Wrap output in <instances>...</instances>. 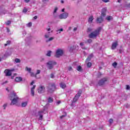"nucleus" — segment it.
<instances>
[{"label": "nucleus", "mask_w": 130, "mask_h": 130, "mask_svg": "<svg viewBox=\"0 0 130 130\" xmlns=\"http://www.w3.org/2000/svg\"><path fill=\"white\" fill-rule=\"evenodd\" d=\"M10 100H11V105H15V104H17L19 98L15 92H12L10 94Z\"/></svg>", "instance_id": "nucleus-1"}, {"label": "nucleus", "mask_w": 130, "mask_h": 130, "mask_svg": "<svg viewBox=\"0 0 130 130\" xmlns=\"http://www.w3.org/2000/svg\"><path fill=\"white\" fill-rule=\"evenodd\" d=\"M101 27H99L94 30L92 31L90 34L89 35V38H96L99 34H100V32L101 31Z\"/></svg>", "instance_id": "nucleus-2"}, {"label": "nucleus", "mask_w": 130, "mask_h": 130, "mask_svg": "<svg viewBox=\"0 0 130 130\" xmlns=\"http://www.w3.org/2000/svg\"><path fill=\"white\" fill-rule=\"evenodd\" d=\"M105 16H106V8H104L102 11L101 16L96 19L97 22L99 23H102L103 21V18Z\"/></svg>", "instance_id": "nucleus-3"}, {"label": "nucleus", "mask_w": 130, "mask_h": 130, "mask_svg": "<svg viewBox=\"0 0 130 130\" xmlns=\"http://www.w3.org/2000/svg\"><path fill=\"white\" fill-rule=\"evenodd\" d=\"M63 54V50L62 49L58 48L56 50L55 56L56 57H60Z\"/></svg>", "instance_id": "nucleus-4"}, {"label": "nucleus", "mask_w": 130, "mask_h": 130, "mask_svg": "<svg viewBox=\"0 0 130 130\" xmlns=\"http://www.w3.org/2000/svg\"><path fill=\"white\" fill-rule=\"evenodd\" d=\"M56 64V62L54 61H49L47 63V66L49 69V70H51V69H53V67Z\"/></svg>", "instance_id": "nucleus-5"}, {"label": "nucleus", "mask_w": 130, "mask_h": 130, "mask_svg": "<svg viewBox=\"0 0 130 130\" xmlns=\"http://www.w3.org/2000/svg\"><path fill=\"white\" fill-rule=\"evenodd\" d=\"M56 89L55 87V84L54 83H52L49 85V87H48V92L49 93H52V92H54V90Z\"/></svg>", "instance_id": "nucleus-6"}, {"label": "nucleus", "mask_w": 130, "mask_h": 130, "mask_svg": "<svg viewBox=\"0 0 130 130\" xmlns=\"http://www.w3.org/2000/svg\"><path fill=\"white\" fill-rule=\"evenodd\" d=\"M68 17H69V13L68 12L63 13L58 16L59 19H60L61 20L67 19V18H68Z\"/></svg>", "instance_id": "nucleus-7"}, {"label": "nucleus", "mask_w": 130, "mask_h": 130, "mask_svg": "<svg viewBox=\"0 0 130 130\" xmlns=\"http://www.w3.org/2000/svg\"><path fill=\"white\" fill-rule=\"evenodd\" d=\"M92 57H93V54H91L88 56V58L86 60V62L87 63V66L88 68H91V66H92V63H91V62H89V61L91 60V58H92Z\"/></svg>", "instance_id": "nucleus-8"}, {"label": "nucleus", "mask_w": 130, "mask_h": 130, "mask_svg": "<svg viewBox=\"0 0 130 130\" xmlns=\"http://www.w3.org/2000/svg\"><path fill=\"white\" fill-rule=\"evenodd\" d=\"M81 94H82V91H79L77 94L75 95V98L73 99V101L72 102V104H74L75 102H77L79 97L81 96Z\"/></svg>", "instance_id": "nucleus-9"}, {"label": "nucleus", "mask_w": 130, "mask_h": 130, "mask_svg": "<svg viewBox=\"0 0 130 130\" xmlns=\"http://www.w3.org/2000/svg\"><path fill=\"white\" fill-rule=\"evenodd\" d=\"M46 30L48 32L45 34L44 37L47 39L50 37V33H52V30L50 28H46Z\"/></svg>", "instance_id": "nucleus-10"}, {"label": "nucleus", "mask_w": 130, "mask_h": 130, "mask_svg": "<svg viewBox=\"0 0 130 130\" xmlns=\"http://www.w3.org/2000/svg\"><path fill=\"white\" fill-rule=\"evenodd\" d=\"M38 92L40 94L44 93V92H45V87H44V86L40 85L38 89Z\"/></svg>", "instance_id": "nucleus-11"}, {"label": "nucleus", "mask_w": 130, "mask_h": 130, "mask_svg": "<svg viewBox=\"0 0 130 130\" xmlns=\"http://www.w3.org/2000/svg\"><path fill=\"white\" fill-rule=\"evenodd\" d=\"M106 82H107V78H103L99 82V85L100 86H102L103 85H104Z\"/></svg>", "instance_id": "nucleus-12"}, {"label": "nucleus", "mask_w": 130, "mask_h": 130, "mask_svg": "<svg viewBox=\"0 0 130 130\" xmlns=\"http://www.w3.org/2000/svg\"><path fill=\"white\" fill-rule=\"evenodd\" d=\"M25 71L28 72V73L30 74V77L34 76V72H31L32 69L30 68H28V67H25Z\"/></svg>", "instance_id": "nucleus-13"}, {"label": "nucleus", "mask_w": 130, "mask_h": 130, "mask_svg": "<svg viewBox=\"0 0 130 130\" xmlns=\"http://www.w3.org/2000/svg\"><path fill=\"white\" fill-rule=\"evenodd\" d=\"M4 73L7 77H10L12 75V70L7 69L5 70Z\"/></svg>", "instance_id": "nucleus-14"}, {"label": "nucleus", "mask_w": 130, "mask_h": 130, "mask_svg": "<svg viewBox=\"0 0 130 130\" xmlns=\"http://www.w3.org/2000/svg\"><path fill=\"white\" fill-rule=\"evenodd\" d=\"M36 87V86L34 85L30 89V94L32 96H34V95H35V92H34V90L35 89Z\"/></svg>", "instance_id": "nucleus-15"}, {"label": "nucleus", "mask_w": 130, "mask_h": 130, "mask_svg": "<svg viewBox=\"0 0 130 130\" xmlns=\"http://www.w3.org/2000/svg\"><path fill=\"white\" fill-rule=\"evenodd\" d=\"M40 73H41V71H40V70H37V72L35 74L34 73V75L32 76L31 77H34L35 78H36L37 79H38V78H37V75H39Z\"/></svg>", "instance_id": "nucleus-16"}, {"label": "nucleus", "mask_w": 130, "mask_h": 130, "mask_svg": "<svg viewBox=\"0 0 130 130\" xmlns=\"http://www.w3.org/2000/svg\"><path fill=\"white\" fill-rule=\"evenodd\" d=\"M22 80L23 79L22 78V77H17L15 79V82H17V83H19V82H22Z\"/></svg>", "instance_id": "nucleus-17"}, {"label": "nucleus", "mask_w": 130, "mask_h": 130, "mask_svg": "<svg viewBox=\"0 0 130 130\" xmlns=\"http://www.w3.org/2000/svg\"><path fill=\"white\" fill-rule=\"evenodd\" d=\"M42 113H43V111H40L39 112V115L40 116L39 118V120H42V117H43Z\"/></svg>", "instance_id": "nucleus-18"}, {"label": "nucleus", "mask_w": 130, "mask_h": 130, "mask_svg": "<svg viewBox=\"0 0 130 130\" xmlns=\"http://www.w3.org/2000/svg\"><path fill=\"white\" fill-rule=\"evenodd\" d=\"M58 8L57 7H55L53 12V15L55 18H56V12H57Z\"/></svg>", "instance_id": "nucleus-19"}, {"label": "nucleus", "mask_w": 130, "mask_h": 130, "mask_svg": "<svg viewBox=\"0 0 130 130\" xmlns=\"http://www.w3.org/2000/svg\"><path fill=\"white\" fill-rule=\"evenodd\" d=\"M117 45H118L117 42H114L112 45V47H111L112 49H115Z\"/></svg>", "instance_id": "nucleus-20"}, {"label": "nucleus", "mask_w": 130, "mask_h": 130, "mask_svg": "<svg viewBox=\"0 0 130 130\" xmlns=\"http://www.w3.org/2000/svg\"><path fill=\"white\" fill-rule=\"evenodd\" d=\"M85 42H81L80 43V46H81L82 49H87V47H85Z\"/></svg>", "instance_id": "nucleus-21"}, {"label": "nucleus", "mask_w": 130, "mask_h": 130, "mask_svg": "<svg viewBox=\"0 0 130 130\" xmlns=\"http://www.w3.org/2000/svg\"><path fill=\"white\" fill-rule=\"evenodd\" d=\"M60 87L62 89H65L66 88V87H67V85H66V83H64L63 82H61L60 83Z\"/></svg>", "instance_id": "nucleus-22"}, {"label": "nucleus", "mask_w": 130, "mask_h": 130, "mask_svg": "<svg viewBox=\"0 0 130 130\" xmlns=\"http://www.w3.org/2000/svg\"><path fill=\"white\" fill-rule=\"evenodd\" d=\"M28 105V102L25 101L21 103V107H26Z\"/></svg>", "instance_id": "nucleus-23"}, {"label": "nucleus", "mask_w": 130, "mask_h": 130, "mask_svg": "<svg viewBox=\"0 0 130 130\" xmlns=\"http://www.w3.org/2000/svg\"><path fill=\"white\" fill-rule=\"evenodd\" d=\"M93 20H94V18L93 17V16H90L88 18V22L92 23V22H93Z\"/></svg>", "instance_id": "nucleus-24"}, {"label": "nucleus", "mask_w": 130, "mask_h": 130, "mask_svg": "<svg viewBox=\"0 0 130 130\" xmlns=\"http://www.w3.org/2000/svg\"><path fill=\"white\" fill-rule=\"evenodd\" d=\"M48 103H52V102H53V99L50 97L48 99Z\"/></svg>", "instance_id": "nucleus-25"}, {"label": "nucleus", "mask_w": 130, "mask_h": 130, "mask_svg": "<svg viewBox=\"0 0 130 130\" xmlns=\"http://www.w3.org/2000/svg\"><path fill=\"white\" fill-rule=\"evenodd\" d=\"M54 39V38L51 37L46 40V42H50V41H52Z\"/></svg>", "instance_id": "nucleus-26"}, {"label": "nucleus", "mask_w": 130, "mask_h": 130, "mask_svg": "<svg viewBox=\"0 0 130 130\" xmlns=\"http://www.w3.org/2000/svg\"><path fill=\"white\" fill-rule=\"evenodd\" d=\"M7 106H8V103H5L2 106V107H3V109L5 110H6V108H7Z\"/></svg>", "instance_id": "nucleus-27"}, {"label": "nucleus", "mask_w": 130, "mask_h": 130, "mask_svg": "<svg viewBox=\"0 0 130 130\" xmlns=\"http://www.w3.org/2000/svg\"><path fill=\"white\" fill-rule=\"evenodd\" d=\"M106 19L107 21H111V20H112V17L111 16H107Z\"/></svg>", "instance_id": "nucleus-28"}, {"label": "nucleus", "mask_w": 130, "mask_h": 130, "mask_svg": "<svg viewBox=\"0 0 130 130\" xmlns=\"http://www.w3.org/2000/svg\"><path fill=\"white\" fill-rule=\"evenodd\" d=\"M52 52L51 51H48V52L46 54L47 56H50L51 55Z\"/></svg>", "instance_id": "nucleus-29"}, {"label": "nucleus", "mask_w": 130, "mask_h": 130, "mask_svg": "<svg viewBox=\"0 0 130 130\" xmlns=\"http://www.w3.org/2000/svg\"><path fill=\"white\" fill-rule=\"evenodd\" d=\"M15 62H16V63H19L21 62V60H20V59H19V58H16L15 59Z\"/></svg>", "instance_id": "nucleus-30"}, {"label": "nucleus", "mask_w": 130, "mask_h": 130, "mask_svg": "<svg viewBox=\"0 0 130 130\" xmlns=\"http://www.w3.org/2000/svg\"><path fill=\"white\" fill-rule=\"evenodd\" d=\"M77 70L78 71V72H82V67H81V66H78Z\"/></svg>", "instance_id": "nucleus-31"}, {"label": "nucleus", "mask_w": 130, "mask_h": 130, "mask_svg": "<svg viewBox=\"0 0 130 130\" xmlns=\"http://www.w3.org/2000/svg\"><path fill=\"white\" fill-rule=\"evenodd\" d=\"M60 31H63V29L60 28V29H59V30H56L57 34H59V33H60Z\"/></svg>", "instance_id": "nucleus-32"}, {"label": "nucleus", "mask_w": 130, "mask_h": 130, "mask_svg": "<svg viewBox=\"0 0 130 130\" xmlns=\"http://www.w3.org/2000/svg\"><path fill=\"white\" fill-rule=\"evenodd\" d=\"M65 116H67V113H64V115L60 116V118H61V119H62V118H63V117H64Z\"/></svg>", "instance_id": "nucleus-33"}, {"label": "nucleus", "mask_w": 130, "mask_h": 130, "mask_svg": "<svg viewBox=\"0 0 130 130\" xmlns=\"http://www.w3.org/2000/svg\"><path fill=\"white\" fill-rule=\"evenodd\" d=\"M10 44H11V41H8L7 42V44H5V46H7V45H9Z\"/></svg>", "instance_id": "nucleus-34"}, {"label": "nucleus", "mask_w": 130, "mask_h": 130, "mask_svg": "<svg viewBox=\"0 0 130 130\" xmlns=\"http://www.w3.org/2000/svg\"><path fill=\"white\" fill-rule=\"evenodd\" d=\"M113 67H114V68H116V66H117V63H116V62H114L112 64Z\"/></svg>", "instance_id": "nucleus-35"}, {"label": "nucleus", "mask_w": 130, "mask_h": 130, "mask_svg": "<svg viewBox=\"0 0 130 130\" xmlns=\"http://www.w3.org/2000/svg\"><path fill=\"white\" fill-rule=\"evenodd\" d=\"M27 27H31L32 26V23L29 22L26 25Z\"/></svg>", "instance_id": "nucleus-36"}, {"label": "nucleus", "mask_w": 130, "mask_h": 130, "mask_svg": "<svg viewBox=\"0 0 130 130\" xmlns=\"http://www.w3.org/2000/svg\"><path fill=\"white\" fill-rule=\"evenodd\" d=\"M88 43H92V39H89L87 40Z\"/></svg>", "instance_id": "nucleus-37"}, {"label": "nucleus", "mask_w": 130, "mask_h": 130, "mask_svg": "<svg viewBox=\"0 0 130 130\" xmlns=\"http://www.w3.org/2000/svg\"><path fill=\"white\" fill-rule=\"evenodd\" d=\"M109 122L110 123H112V122H113V119H110L109 120Z\"/></svg>", "instance_id": "nucleus-38"}, {"label": "nucleus", "mask_w": 130, "mask_h": 130, "mask_svg": "<svg viewBox=\"0 0 130 130\" xmlns=\"http://www.w3.org/2000/svg\"><path fill=\"white\" fill-rule=\"evenodd\" d=\"M61 103V102H60V101H58L56 102V104H57V105H59V104H60Z\"/></svg>", "instance_id": "nucleus-39"}, {"label": "nucleus", "mask_w": 130, "mask_h": 130, "mask_svg": "<svg viewBox=\"0 0 130 130\" xmlns=\"http://www.w3.org/2000/svg\"><path fill=\"white\" fill-rule=\"evenodd\" d=\"M27 9L24 8L23 10V13H27Z\"/></svg>", "instance_id": "nucleus-40"}, {"label": "nucleus", "mask_w": 130, "mask_h": 130, "mask_svg": "<svg viewBox=\"0 0 130 130\" xmlns=\"http://www.w3.org/2000/svg\"><path fill=\"white\" fill-rule=\"evenodd\" d=\"M11 24V21H8L6 22V25H10Z\"/></svg>", "instance_id": "nucleus-41"}, {"label": "nucleus", "mask_w": 130, "mask_h": 130, "mask_svg": "<svg viewBox=\"0 0 130 130\" xmlns=\"http://www.w3.org/2000/svg\"><path fill=\"white\" fill-rule=\"evenodd\" d=\"M126 90H129V85H126Z\"/></svg>", "instance_id": "nucleus-42"}, {"label": "nucleus", "mask_w": 130, "mask_h": 130, "mask_svg": "<svg viewBox=\"0 0 130 130\" xmlns=\"http://www.w3.org/2000/svg\"><path fill=\"white\" fill-rule=\"evenodd\" d=\"M77 30H78V28L75 27V28H74V29H73V31H74V32H76V31Z\"/></svg>", "instance_id": "nucleus-43"}, {"label": "nucleus", "mask_w": 130, "mask_h": 130, "mask_svg": "<svg viewBox=\"0 0 130 130\" xmlns=\"http://www.w3.org/2000/svg\"><path fill=\"white\" fill-rule=\"evenodd\" d=\"M91 31H92V28H88V32H91Z\"/></svg>", "instance_id": "nucleus-44"}, {"label": "nucleus", "mask_w": 130, "mask_h": 130, "mask_svg": "<svg viewBox=\"0 0 130 130\" xmlns=\"http://www.w3.org/2000/svg\"><path fill=\"white\" fill-rule=\"evenodd\" d=\"M68 70H69V71H72V67H69L68 68Z\"/></svg>", "instance_id": "nucleus-45"}, {"label": "nucleus", "mask_w": 130, "mask_h": 130, "mask_svg": "<svg viewBox=\"0 0 130 130\" xmlns=\"http://www.w3.org/2000/svg\"><path fill=\"white\" fill-rule=\"evenodd\" d=\"M51 78H54V75H53V74H51Z\"/></svg>", "instance_id": "nucleus-46"}, {"label": "nucleus", "mask_w": 130, "mask_h": 130, "mask_svg": "<svg viewBox=\"0 0 130 130\" xmlns=\"http://www.w3.org/2000/svg\"><path fill=\"white\" fill-rule=\"evenodd\" d=\"M104 3H108V0H102Z\"/></svg>", "instance_id": "nucleus-47"}, {"label": "nucleus", "mask_w": 130, "mask_h": 130, "mask_svg": "<svg viewBox=\"0 0 130 130\" xmlns=\"http://www.w3.org/2000/svg\"><path fill=\"white\" fill-rule=\"evenodd\" d=\"M7 83H8V81H6V82H3L2 85H5V84H7Z\"/></svg>", "instance_id": "nucleus-48"}, {"label": "nucleus", "mask_w": 130, "mask_h": 130, "mask_svg": "<svg viewBox=\"0 0 130 130\" xmlns=\"http://www.w3.org/2000/svg\"><path fill=\"white\" fill-rule=\"evenodd\" d=\"M24 2L25 3H29V2H30V0H24Z\"/></svg>", "instance_id": "nucleus-49"}, {"label": "nucleus", "mask_w": 130, "mask_h": 130, "mask_svg": "<svg viewBox=\"0 0 130 130\" xmlns=\"http://www.w3.org/2000/svg\"><path fill=\"white\" fill-rule=\"evenodd\" d=\"M64 8H63V9H62V10H61V12H62V13H64Z\"/></svg>", "instance_id": "nucleus-50"}, {"label": "nucleus", "mask_w": 130, "mask_h": 130, "mask_svg": "<svg viewBox=\"0 0 130 130\" xmlns=\"http://www.w3.org/2000/svg\"><path fill=\"white\" fill-rule=\"evenodd\" d=\"M34 18L35 19V20H36V19H37V16H35Z\"/></svg>", "instance_id": "nucleus-51"}, {"label": "nucleus", "mask_w": 130, "mask_h": 130, "mask_svg": "<svg viewBox=\"0 0 130 130\" xmlns=\"http://www.w3.org/2000/svg\"><path fill=\"white\" fill-rule=\"evenodd\" d=\"M34 84V81H32L30 83V85H33Z\"/></svg>", "instance_id": "nucleus-52"}, {"label": "nucleus", "mask_w": 130, "mask_h": 130, "mask_svg": "<svg viewBox=\"0 0 130 130\" xmlns=\"http://www.w3.org/2000/svg\"><path fill=\"white\" fill-rule=\"evenodd\" d=\"M63 3H64V2L63 0H61V4H63Z\"/></svg>", "instance_id": "nucleus-53"}, {"label": "nucleus", "mask_w": 130, "mask_h": 130, "mask_svg": "<svg viewBox=\"0 0 130 130\" xmlns=\"http://www.w3.org/2000/svg\"><path fill=\"white\" fill-rule=\"evenodd\" d=\"M41 60V61H42V60H44V58H42Z\"/></svg>", "instance_id": "nucleus-54"}, {"label": "nucleus", "mask_w": 130, "mask_h": 130, "mask_svg": "<svg viewBox=\"0 0 130 130\" xmlns=\"http://www.w3.org/2000/svg\"><path fill=\"white\" fill-rule=\"evenodd\" d=\"M121 2V0H118V3H120Z\"/></svg>", "instance_id": "nucleus-55"}, {"label": "nucleus", "mask_w": 130, "mask_h": 130, "mask_svg": "<svg viewBox=\"0 0 130 130\" xmlns=\"http://www.w3.org/2000/svg\"><path fill=\"white\" fill-rule=\"evenodd\" d=\"M128 8H130V4L128 5Z\"/></svg>", "instance_id": "nucleus-56"}, {"label": "nucleus", "mask_w": 130, "mask_h": 130, "mask_svg": "<svg viewBox=\"0 0 130 130\" xmlns=\"http://www.w3.org/2000/svg\"><path fill=\"white\" fill-rule=\"evenodd\" d=\"M11 79H14V77H13V76H12V77H11Z\"/></svg>", "instance_id": "nucleus-57"}, {"label": "nucleus", "mask_w": 130, "mask_h": 130, "mask_svg": "<svg viewBox=\"0 0 130 130\" xmlns=\"http://www.w3.org/2000/svg\"><path fill=\"white\" fill-rule=\"evenodd\" d=\"M0 61H2V58H0Z\"/></svg>", "instance_id": "nucleus-58"}, {"label": "nucleus", "mask_w": 130, "mask_h": 130, "mask_svg": "<svg viewBox=\"0 0 130 130\" xmlns=\"http://www.w3.org/2000/svg\"><path fill=\"white\" fill-rule=\"evenodd\" d=\"M71 27H70V28H69V30H71Z\"/></svg>", "instance_id": "nucleus-59"}, {"label": "nucleus", "mask_w": 130, "mask_h": 130, "mask_svg": "<svg viewBox=\"0 0 130 130\" xmlns=\"http://www.w3.org/2000/svg\"><path fill=\"white\" fill-rule=\"evenodd\" d=\"M120 53H121V51H120Z\"/></svg>", "instance_id": "nucleus-60"}, {"label": "nucleus", "mask_w": 130, "mask_h": 130, "mask_svg": "<svg viewBox=\"0 0 130 130\" xmlns=\"http://www.w3.org/2000/svg\"><path fill=\"white\" fill-rule=\"evenodd\" d=\"M9 29H8V32H9Z\"/></svg>", "instance_id": "nucleus-61"}, {"label": "nucleus", "mask_w": 130, "mask_h": 130, "mask_svg": "<svg viewBox=\"0 0 130 130\" xmlns=\"http://www.w3.org/2000/svg\"><path fill=\"white\" fill-rule=\"evenodd\" d=\"M6 90L8 91V88H7Z\"/></svg>", "instance_id": "nucleus-62"}]
</instances>
